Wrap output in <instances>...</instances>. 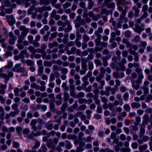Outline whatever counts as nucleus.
Wrapping results in <instances>:
<instances>
[{
    "mask_svg": "<svg viewBox=\"0 0 152 152\" xmlns=\"http://www.w3.org/2000/svg\"><path fill=\"white\" fill-rule=\"evenodd\" d=\"M144 76L142 74L138 75L137 79L135 80L132 82L133 88L136 90H137L140 87V85L142 83V80L144 78Z\"/></svg>",
    "mask_w": 152,
    "mask_h": 152,
    "instance_id": "1",
    "label": "nucleus"
},
{
    "mask_svg": "<svg viewBox=\"0 0 152 152\" xmlns=\"http://www.w3.org/2000/svg\"><path fill=\"white\" fill-rule=\"evenodd\" d=\"M13 63L11 61L8 62V64L4 66L5 69L11 68L13 66Z\"/></svg>",
    "mask_w": 152,
    "mask_h": 152,
    "instance_id": "23",
    "label": "nucleus"
},
{
    "mask_svg": "<svg viewBox=\"0 0 152 152\" xmlns=\"http://www.w3.org/2000/svg\"><path fill=\"white\" fill-rule=\"evenodd\" d=\"M54 99H52L50 100L49 102L50 110L52 112H55L56 110L55 106L54 104Z\"/></svg>",
    "mask_w": 152,
    "mask_h": 152,
    "instance_id": "11",
    "label": "nucleus"
},
{
    "mask_svg": "<svg viewBox=\"0 0 152 152\" xmlns=\"http://www.w3.org/2000/svg\"><path fill=\"white\" fill-rule=\"evenodd\" d=\"M111 87L110 86H107L106 88L105 92L106 93V95L108 96L110 93V91L111 90Z\"/></svg>",
    "mask_w": 152,
    "mask_h": 152,
    "instance_id": "49",
    "label": "nucleus"
},
{
    "mask_svg": "<svg viewBox=\"0 0 152 152\" xmlns=\"http://www.w3.org/2000/svg\"><path fill=\"white\" fill-rule=\"evenodd\" d=\"M94 62L97 66H101L102 65V64L100 61L98 59H95L94 61Z\"/></svg>",
    "mask_w": 152,
    "mask_h": 152,
    "instance_id": "37",
    "label": "nucleus"
},
{
    "mask_svg": "<svg viewBox=\"0 0 152 152\" xmlns=\"http://www.w3.org/2000/svg\"><path fill=\"white\" fill-rule=\"evenodd\" d=\"M136 121L134 122V125H139L140 124V122L141 121V118L139 117H137L136 118Z\"/></svg>",
    "mask_w": 152,
    "mask_h": 152,
    "instance_id": "46",
    "label": "nucleus"
},
{
    "mask_svg": "<svg viewBox=\"0 0 152 152\" xmlns=\"http://www.w3.org/2000/svg\"><path fill=\"white\" fill-rule=\"evenodd\" d=\"M85 94L84 92H80L76 95L75 97H76V98L79 99L80 98L84 97L85 96Z\"/></svg>",
    "mask_w": 152,
    "mask_h": 152,
    "instance_id": "31",
    "label": "nucleus"
},
{
    "mask_svg": "<svg viewBox=\"0 0 152 152\" xmlns=\"http://www.w3.org/2000/svg\"><path fill=\"white\" fill-rule=\"evenodd\" d=\"M124 34L125 37L127 38H129L131 36V32L129 30H127L125 31Z\"/></svg>",
    "mask_w": 152,
    "mask_h": 152,
    "instance_id": "61",
    "label": "nucleus"
},
{
    "mask_svg": "<svg viewBox=\"0 0 152 152\" xmlns=\"http://www.w3.org/2000/svg\"><path fill=\"white\" fill-rule=\"evenodd\" d=\"M13 73L12 72H9L8 74V75H7V77L4 78L5 79V80L8 81L9 80L10 78V77H13Z\"/></svg>",
    "mask_w": 152,
    "mask_h": 152,
    "instance_id": "33",
    "label": "nucleus"
},
{
    "mask_svg": "<svg viewBox=\"0 0 152 152\" xmlns=\"http://www.w3.org/2000/svg\"><path fill=\"white\" fill-rule=\"evenodd\" d=\"M121 34L120 31L116 30L115 32H113L111 33V38L110 40V42H111L115 39V37L116 35L119 36Z\"/></svg>",
    "mask_w": 152,
    "mask_h": 152,
    "instance_id": "5",
    "label": "nucleus"
},
{
    "mask_svg": "<svg viewBox=\"0 0 152 152\" xmlns=\"http://www.w3.org/2000/svg\"><path fill=\"white\" fill-rule=\"evenodd\" d=\"M110 10H107L105 8L103 9L102 11V13L105 14L107 15H108L110 13Z\"/></svg>",
    "mask_w": 152,
    "mask_h": 152,
    "instance_id": "51",
    "label": "nucleus"
},
{
    "mask_svg": "<svg viewBox=\"0 0 152 152\" xmlns=\"http://www.w3.org/2000/svg\"><path fill=\"white\" fill-rule=\"evenodd\" d=\"M104 76L103 75L99 74V75L96 77V81L100 83V85L99 86V88L100 89H102L103 88V86L105 84V82L104 80H102Z\"/></svg>",
    "mask_w": 152,
    "mask_h": 152,
    "instance_id": "3",
    "label": "nucleus"
},
{
    "mask_svg": "<svg viewBox=\"0 0 152 152\" xmlns=\"http://www.w3.org/2000/svg\"><path fill=\"white\" fill-rule=\"evenodd\" d=\"M40 145L39 142L36 141L35 145L32 147L33 149H36L38 148Z\"/></svg>",
    "mask_w": 152,
    "mask_h": 152,
    "instance_id": "64",
    "label": "nucleus"
},
{
    "mask_svg": "<svg viewBox=\"0 0 152 152\" xmlns=\"http://www.w3.org/2000/svg\"><path fill=\"white\" fill-rule=\"evenodd\" d=\"M132 10L134 11V16L136 17H138L140 10L136 6H134L132 7Z\"/></svg>",
    "mask_w": 152,
    "mask_h": 152,
    "instance_id": "17",
    "label": "nucleus"
},
{
    "mask_svg": "<svg viewBox=\"0 0 152 152\" xmlns=\"http://www.w3.org/2000/svg\"><path fill=\"white\" fill-rule=\"evenodd\" d=\"M64 97L63 99L64 101L66 102L68 100L70 96L69 95V94L66 91L64 92Z\"/></svg>",
    "mask_w": 152,
    "mask_h": 152,
    "instance_id": "30",
    "label": "nucleus"
},
{
    "mask_svg": "<svg viewBox=\"0 0 152 152\" xmlns=\"http://www.w3.org/2000/svg\"><path fill=\"white\" fill-rule=\"evenodd\" d=\"M117 61H113L112 63L110 64V66L112 68L114 69L117 66Z\"/></svg>",
    "mask_w": 152,
    "mask_h": 152,
    "instance_id": "59",
    "label": "nucleus"
},
{
    "mask_svg": "<svg viewBox=\"0 0 152 152\" xmlns=\"http://www.w3.org/2000/svg\"><path fill=\"white\" fill-rule=\"evenodd\" d=\"M123 107L125 109V110L126 111H129L130 109V107L129 105L128 104L124 105Z\"/></svg>",
    "mask_w": 152,
    "mask_h": 152,
    "instance_id": "62",
    "label": "nucleus"
},
{
    "mask_svg": "<svg viewBox=\"0 0 152 152\" xmlns=\"http://www.w3.org/2000/svg\"><path fill=\"white\" fill-rule=\"evenodd\" d=\"M45 11L43 6L42 7H37L35 8V11L38 12L40 13H42Z\"/></svg>",
    "mask_w": 152,
    "mask_h": 152,
    "instance_id": "22",
    "label": "nucleus"
},
{
    "mask_svg": "<svg viewBox=\"0 0 152 152\" xmlns=\"http://www.w3.org/2000/svg\"><path fill=\"white\" fill-rule=\"evenodd\" d=\"M97 38L95 40V42L96 43V45L97 46H99V43H100V40L102 38L101 35L95 34Z\"/></svg>",
    "mask_w": 152,
    "mask_h": 152,
    "instance_id": "15",
    "label": "nucleus"
},
{
    "mask_svg": "<svg viewBox=\"0 0 152 152\" xmlns=\"http://www.w3.org/2000/svg\"><path fill=\"white\" fill-rule=\"evenodd\" d=\"M38 68V75L39 76H41L42 75V73L43 71V66H39Z\"/></svg>",
    "mask_w": 152,
    "mask_h": 152,
    "instance_id": "25",
    "label": "nucleus"
},
{
    "mask_svg": "<svg viewBox=\"0 0 152 152\" xmlns=\"http://www.w3.org/2000/svg\"><path fill=\"white\" fill-rule=\"evenodd\" d=\"M152 99V95L151 94H149L148 96L146 98L145 101L146 102H149L150 100Z\"/></svg>",
    "mask_w": 152,
    "mask_h": 152,
    "instance_id": "58",
    "label": "nucleus"
},
{
    "mask_svg": "<svg viewBox=\"0 0 152 152\" xmlns=\"http://www.w3.org/2000/svg\"><path fill=\"white\" fill-rule=\"evenodd\" d=\"M53 64V63L51 61H45L44 62V65L46 66L50 67Z\"/></svg>",
    "mask_w": 152,
    "mask_h": 152,
    "instance_id": "27",
    "label": "nucleus"
},
{
    "mask_svg": "<svg viewBox=\"0 0 152 152\" xmlns=\"http://www.w3.org/2000/svg\"><path fill=\"white\" fill-rule=\"evenodd\" d=\"M101 14H99L94 16L92 18L93 20L94 21H97L98 19L99 18L101 17Z\"/></svg>",
    "mask_w": 152,
    "mask_h": 152,
    "instance_id": "54",
    "label": "nucleus"
},
{
    "mask_svg": "<svg viewBox=\"0 0 152 152\" xmlns=\"http://www.w3.org/2000/svg\"><path fill=\"white\" fill-rule=\"evenodd\" d=\"M140 39V37L138 35H136L133 39L132 40V41L134 42L137 43L139 41Z\"/></svg>",
    "mask_w": 152,
    "mask_h": 152,
    "instance_id": "43",
    "label": "nucleus"
},
{
    "mask_svg": "<svg viewBox=\"0 0 152 152\" xmlns=\"http://www.w3.org/2000/svg\"><path fill=\"white\" fill-rule=\"evenodd\" d=\"M145 125H143V127H141L140 128V135L141 136H143L145 132Z\"/></svg>",
    "mask_w": 152,
    "mask_h": 152,
    "instance_id": "53",
    "label": "nucleus"
},
{
    "mask_svg": "<svg viewBox=\"0 0 152 152\" xmlns=\"http://www.w3.org/2000/svg\"><path fill=\"white\" fill-rule=\"evenodd\" d=\"M149 115L147 114H145L142 117L143 121H142V124L143 125H145L148 124L149 121L148 119Z\"/></svg>",
    "mask_w": 152,
    "mask_h": 152,
    "instance_id": "9",
    "label": "nucleus"
},
{
    "mask_svg": "<svg viewBox=\"0 0 152 152\" xmlns=\"http://www.w3.org/2000/svg\"><path fill=\"white\" fill-rule=\"evenodd\" d=\"M66 147L65 148L68 149H71L72 147V145L70 142L68 140H66Z\"/></svg>",
    "mask_w": 152,
    "mask_h": 152,
    "instance_id": "28",
    "label": "nucleus"
},
{
    "mask_svg": "<svg viewBox=\"0 0 152 152\" xmlns=\"http://www.w3.org/2000/svg\"><path fill=\"white\" fill-rule=\"evenodd\" d=\"M71 6V4L70 2H66L63 5V7L64 9L70 7Z\"/></svg>",
    "mask_w": 152,
    "mask_h": 152,
    "instance_id": "41",
    "label": "nucleus"
},
{
    "mask_svg": "<svg viewBox=\"0 0 152 152\" xmlns=\"http://www.w3.org/2000/svg\"><path fill=\"white\" fill-rule=\"evenodd\" d=\"M68 106V104L66 103H64L62 104V106L61 108V111L62 112L64 111L66 108Z\"/></svg>",
    "mask_w": 152,
    "mask_h": 152,
    "instance_id": "50",
    "label": "nucleus"
},
{
    "mask_svg": "<svg viewBox=\"0 0 152 152\" xmlns=\"http://www.w3.org/2000/svg\"><path fill=\"white\" fill-rule=\"evenodd\" d=\"M28 49L30 52L31 53V54H34L37 52V49H35L33 46H30L28 48Z\"/></svg>",
    "mask_w": 152,
    "mask_h": 152,
    "instance_id": "18",
    "label": "nucleus"
},
{
    "mask_svg": "<svg viewBox=\"0 0 152 152\" xmlns=\"http://www.w3.org/2000/svg\"><path fill=\"white\" fill-rule=\"evenodd\" d=\"M25 36L21 35L18 37V42L19 44H21L23 42V41L25 39Z\"/></svg>",
    "mask_w": 152,
    "mask_h": 152,
    "instance_id": "35",
    "label": "nucleus"
},
{
    "mask_svg": "<svg viewBox=\"0 0 152 152\" xmlns=\"http://www.w3.org/2000/svg\"><path fill=\"white\" fill-rule=\"evenodd\" d=\"M131 106L133 109H138L140 107L141 105L139 103L134 102L131 104Z\"/></svg>",
    "mask_w": 152,
    "mask_h": 152,
    "instance_id": "19",
    "label": "nucleus"
},
{
    "mask_svg": "<svg viewBox=\"0 0 152 152\" xmlns=\"http://www.w3.org/2000/svg\"><path fill=\"white\" fill-rule=\"evenodd\" d=\"M134 29L135 32L139 34H140L141 32L144 30V29L143 28H141L139 25H138L136 26Z\"/></svg>",
    "mask_w": 152,
    "mask_h": 152,
    "instance_id": "14",
    "label": "nucleus"
},
{
    "mask_svg": "<svg viewBox=\"0 0 152 152\" xmlns=\"http://www.w3.org/2000/svg\"><path fill=\"white\" fill-rule=\"evenodd\" d=\"M141 89L144 90V94H147L149 93L148 88L146 86H143Z\"/></svg>",
    "mask_w": 152,
    "mask_h": 152,
    "instance_id": "42",
    "label": "nucleus"
},
{
    "mask_svg": "<svg viewBox=\"0 0 152 152\" xmlns=\"http://www.w3.org/2000/svg\"><path fill=\"white\" fill-rule=\"evenodd\" d=\"M88 69L90 70H91L94 68V65L93 63L89 61L88 62Z\"/></svg>",
    "mask_w": 152,
    "mask_h": 152,
    "instance_id": "52",
    "label": "nucleus"
},
{
    "mask_svg": "<svg viewBox=\"0 0 152 152\" xmlns=\"http://www.w3.org/2000/svg\"><path fill=\"white\" fill-rule=\"evenodd\" d=\"M35 8L34 5L31 6L28 10V13L30 15L32 13V11L34 10H35Z\"/></svg>",
    "mask_w": 152,
    "mask_h": 152,
    "instance_id": "38",
    "label": "nucleus"
},
{
    "mask_svg": "<svg viewBox=\"0 0 152 152\" xmlns=\"http://www.w3.org/2000/svg\"><path fill=\"white\" fill-rule=\"evenodd\" d=\"M118 65L120 67V69L122 71H124L126 69V67L124 65V64L120 62L118 63Z\"/></svg>",
    "mask_w": 152,
    "mask_h": 152,
    "instance_id": "55",
    "label": "nucleus"
},
{
    "mask_svg": "<svg viewBox=\"0 0 152 152\" xmlns=\"http://www.w3.org/2000/svg\"><path fill=\"white\" fill-rule=\"evenodd\" d=\"M83 39L84 42H87L89 40L90 38L87 34H84L83 36Z\"/></svg>",
    "mask_w": 152,
    "mask_h": 152,
    "instance_id": "39",
    "label": "nucleus"
},
{
    "mask_svg": "<svg viewBox=\"0 0 152 152\" xmlns=\"http://www.w3.org/2000/svg\"><path fill=\"white\" fill-rule=\"evenodd\" d=\"M6 18L9 24L10 25L12 26L15 23V21L13 15H7Z\"/></svg>",
    "mask_w": 152,
    "mask_h": 152,
    "instance_id": "6",
    "label": "nucleus"
},
{
    "mask_svg": "<svg viewBox=\"0 0 152 152\" xmlns=\"http://www.w3.org/2000/svg\"><path fill=\"white\" fill-rule=\"evenodd\" d=\"M19 29L21 31H23L21 33V35L25 37L26 36L27 34L29 31L28 29L26 28L24 26H20L19 28Z\"/></svg>",
    "mask_w": 152,
    "mask_h": 152,
    "instance_id": "7",
    "label": "nucleus"
},
{
    "mask_svg": "<svg viewBox=\"0 0 152 152\" xmlns=\"http://www.w3.org/2000/svg\"><path fill=\"white\" fill-rule=\"evenodd\" d=\"M19 113V110H17L16 111H11L9 114L11 117H14L16 115L18 114Z\"/></svg>",
    "mask_w": 152,
    "mask_h": 152,
    "instance_id": "20",
    "label": "nucleus"
},
{
    "mask_svg": "<svg viewBox=\"0 0 152 152\" xmlns=\"http://www.w3.org/2000/svg\"><path fill=\"white\" fill-rule=\"evenodd\" d=\"M47 146L49 148H51L53 150H55V146L53 142L52 139H49L47 142Z\"/></svg>",
    "mask_w": 152,
    "mask_h": 152,
    "instance_id": "10",
    "label": "nucleus"
},
{
    "mask_svg": "<svg viewBox=\"0 0 152 152\" xmlns=\"http://www.w3.org/2000/svg\"><path fill=\"white\" fill-rule=\"evenodd\" d=\"M57 24L59 26H62L63 27L65 26V22H63L61 20H59L57 22Z\"/></svg>",
    "mask_w": 152,
    "mask_h": 152,
    "instance_id": "63",
    "label": "nucleus"
},
{
    "mask_svg": "<svg viewBox=\"0 0 152 152\" xmlns=\"http://www.w3.org/2000/svg\"><path fill=\"white\" fill-rule=\"evenodd\" d=\"M50 3L48 0H40L39 1V4L41 5L44 4L45 5H47Z\"/></svg>",
    "mask_w": 152,
    "mask_h": 152,
    "instance_id": "21",
    "label": "nucleus"
},
{
    "mask_svg": "<svg viewBox=\"0 0 152 152\" xmlns=\"http://www.w3.org/2000/svg\"><path fill=\"white\" fill-rule=\"evenodd\" d=\"M41 56L43 59L50 60L51 58V55H47L45 51L42 52L41 54Z\"/></svg>",
    "mask_w": 152,
    "mask_h": 152,
    "instance_id": "16",
    "label": "nucleus"
},
{
    "mask_svg": "<svg viewBox=\"0 0 152 152\" xmlns=\"http://www.w3.org/2000/svg\"><path fill=\"white\" fill-rule=\"evenodd\" d=\"M3 71V68L0 69V77H1L3 78H5L7 77V74L6 73H2Z\"/></svg>",
    "mask_w": 152,
    "mask_h": 152,
    "instance_id": "34",
    "label": "nucleus"
},
{
    "mask_svg": "<svg viewBox=\"0 0 152 152\" xmlns=\"http://www.w3.org/2000/svg\"><path fill=\"white\" fill-rule=\"evenodd\" d=\"M94 6V1L88 2V8L89 10L91 9Z\"/></svg>",
    "mask_w": 152,
    "mask_h": 152,
    "instance_id": "60",
    "label": "nucleus"
},
{
    "mask_svg": "<svg viewBox=\"0 0 152 152\" xmlns=\"http://www.w3.org/2000/svg\"><path fill=\"white\" fill-rule=\"evenodd\" d=\"M103 63V66L105 67L108 65L107 58V57H104L102 58Z\"/></svg>",
    "mask_w": 152,
    "mask_h": 152,
    "instance_id": "24",
    "label": "nucleus"
},
{
    "mask_svg": "<svg viewBox=\"0 0 152 152\" xmlns=\"http://www.w3.org/2000/svg\"><path fill=\"white\" fill-rule=\"evenodd\" d=\"M45 127L47 129L51 130L53 127V121H50L48 122L45 125Z\"/></svg>",
    "mask_w": 152,
    "mask_h": 152,
    "instance_id": "12",
    "label": "nucleus"
},
{
    "mask_svg": "<svg viewBox=\"0 0 152 152\" xmlns=\"http://www.w3.org/2000/svg\"><path fill=\"white\" fill-rule=\"evenodd\" d=\"M58 44L56 42H53V43H50L48 44V47L50 48H52L54 47H56L58 46Z\"/></svg>",
    "mask_w": 152,
    "mask_h": 152,
    "instance_id": "26",
    "label": "nucleus"
},
{
    "mask_svg": "<svg viewBox=\"0 0 152 152\" xmlns=\"http://www.w3.org/2000/svg\"><path fill=\"white\" fill-rule=\"evenodd\" d=\"M41 55L39 54H36L33 55L31 54L30 55V58H31L33 59L34 57L36 58H41Z\"/></svg>",
    "mask_w": 152,
    "mask_h": 152,
    "instance_id": "32",
    "label": "nucleus"
},
{
    "mask_svg": "<svg viewBox=\"0 0 152 152\" xmlns=\"http://www.w3.org/2000/svg\"><path fill=\"white\" fill-rule=\"evenodd\" d=\"M147 145L146 144H145L142 145L140 146L139 148V150L141 151L145 150L147 148Z\"/></svg>",
    "mask_w": 152,
    "mask_h": 152,
    "instance_id": "47",
    "label": "nucleus"
},
{
    "mask_svg": "<svg viewBox=\"0 0 152 152\" xmlns=\"http://www.w3.org/2000/svg\"><path fill=\"white\" fill-rule=\"evenodd\" d=\"M21 64H18L15 65L14 67L12 69V70L13 72H26V74L23 75L24 76H27V72L25 70V69L23 67H21ZM23 76V75H22Z\"/></svg>",
    "mask_w": 152,
    "mask_h": 152,
    "instance_id": "2",
    "label": "nucleus"
},
{
    "mask_svg": "<svg viewBox=\"0 0 152 152\" xmlns=\"http://www.w3.org/2000/svg\"><path fill=\"white\" fill-rule=\"evenodd\" d=\"M33 136H37V134L36 133L32 132L31 134L28 135L27 137L30 139H33L34 138Z\"/></svg>",
    "mask_w": 152,
    "mask_h": 152,
    "instance_id": "56",
    "label": "nucleus"
},
{
    "mask_svg": "<svg viewBox=\"0 0 152 152\" xmlns=\"http://www.w3.org/2000/svg\"><path fill=\"white\" fill-rule=\"evenodd\" d=\"M26 12L25 10L22 11L21 10H18V13L20 15V19H22L24 18L26 15Z\"/></svg>",
    "mask_w": 152,
    "mask_h": 152,
    "instance_id": "13",
    "label": "nucleus"
},
{
    "mask_svg": "<svg viewBox=\"0 0 152 152\" xmlns=\"http://www.w3.org/2000/svg\"><path fill=\"white\" fill-rule=\"evenodd\" d=\"M58 34L57 32H54L52 33L50 37L49 38V40L51 41H52L53 39L55 38L57 36Z\"/></svg>",
    "mask_w": 152,
    "mask_h": 152,
    "instance_id": "40",
    "label": "nucleus"
},
{
    "mask_svg": "<svg viewBox=\"0 0 152 152\" xmlns=\"http://www.w3.org/2000/svg\"><path fill=\"white\" fill-rule=\"evenodd\" d=\"M110 1L108 0H106L104 1V2L102 5L103 7L106 6L109 9H114L115 7V4L114 2H112L109 3Z\"/></svg>",
    "mask_w": 152,
    "mask_h": 152,
    "instance_id": "4",
    "label": "nucleus"
},
{
    "mask_svg": "<svg viewBox=\"0 0 152 152\" xmlns=\"http://www.w3.org/2000/svg\"><path fill=\"white\" fill-rule=\"evenodd\" d=\"M121 151L122 152H130L131 150L129 148H121Z\"/></svg>",
    "mask_w": 152,
    "mask_h": 152,
    "instance_id": "57",
    "label": "nucleus"
},
{
    "mask_svg": "<svg viewBox=\"0 0 152 152\" xmlns=\"http://www.w3.org/2000/svg\"><path fill=\"white\" fill-rule=\"evenodd\" d=\"M59 69L61 70V73L62 74H66L68 73V69L66 68H60Z\"/></svg>",
    "mask_w": 152,
    "mask_h": 152,
    "instance_id": "36",
    "label": "nucleus"
},
{
    "mask_svg": "<svg viewBox=\"0 0 152 152\" xmlns=\"http://www.w3.org/2000/svg\"><path fill=\"white\" fill-rule=\"evenodd\" d=\"M65 25H67V27L64 29V31L65 32H69L72 29L70 22L68 20H66L65 22Z\"/></svg>",
    "mask_w": 152,
    "mask_h": 152,
    "instance_id": "8",
    "label": "nucleus"
},
{
    "mask_svg": "<svg viewBox=\"0 0 152 152\" xmlns=\"http://www.w3.org/2000/svg\"><path fill=\"white\" fill-rule=\"evenodd\" d=\"M103 31L102 28V27H99L98 28V30L95 31V34L100 35L99 33H102Z\"/></svg>",
    "mask_w": 152,
    "mask_h": 152,
    "instance_id": "45",
    "label": "nucleus"
},
{
    "mask_svg": "<svg viewBox=\"0 0 152 152\" xmlns=\"http://www.w3.org/2000/svg\"><path fill=\"white\" fill-rule=\"evenodd\" d=\"M116 98L119 100L120 102V105H122L123 104V102L122 99L121 98V95L120 94H117L116 96Z\"/></svg>",
    "mask_w": 152,
    "mask_h": 152,
    "instance_id": "29",
    "label": "nucleus"
},
{
    "mask_svg": "<svg viewBox=\"0 0 152 152\" xmlns=\"http://www.w3.org/2000/svg\"><path fill=\"white\" fill-rule=\"evenodd\" d=\"M76 40H80L81 38V35L78 29L76 31Z\"/></svg>",
    "mask_w": 152,
    "mask_h": 152,
    "instance_id": "48",
    "label": "nucleus"
},
{
    "mask_svg": "<svg viewBox=\"0 0 152 152\" xmlns=\"http://www.w3.org/2000/svg\"><path fill=\"white\" fill-rule=\"evenodd\" d=\"M26 63L28 66L33 65L34 64V62L33 61L29 59L26 60Z\"/></svg>",
    "mask_w": 152,
    "mask_h": 152,
    "instance_id": "44",
    "label": "nucleus"
}]
</instances>
